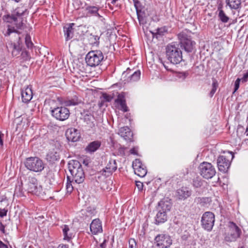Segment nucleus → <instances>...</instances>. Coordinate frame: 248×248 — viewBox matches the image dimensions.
Here are the masks:
<instances>
[{
	"instance_id": "19",
	"label": "nucleus",
	"mask_w": 248,
	"mask_h": 248,
	"mask_svg": "<svg viewBox=\"0 0 248 248\" xmlns=\"http://www.w3.org/2000/svg\"><path fill=\"white\" fill-rule=\"evenodd\" d=\"M22 101L24 103L29 102L32 97V91L31 87L28 86L21 92Z\"/></svg>"
},
{
	"instance_id": "4",
	"label": "nucleus",
	"mask_w": 248,
	"mask_h": 248,
	"mask_svg": "<svg viewBox=\"0 0 248 248\" xmlns=\"http://www.w3.org/2000/svg\"><path fill=\"white\" fill-rule=\"evenodd\" d=\"M103 60V54L100 50L90 51L86 55L85 58L87 65L91 67L99 65Z\"/></svg>"
},
{
	"instance_id": "15",
	"label": "nucleus",
	"mask_w": 248,
	"mask_h": 248,
	"mask_svg": "<svg viewBox=\"0 0 248 248\" xmlns=\"http://www.w3.org/2000/svg\"><path fill=\"white\" fill-rule=\"evenodd\" d=\"M192 191L187 187H182L177 189L176 196L179 200H185L190 196Z\"/></svg>"
},
{
	"instance_id": "43",
	"label": "nucleus",
	"mask_w": 248,
	"mask_h": 248,
	"mask_svg": "<svg viewBox=\"0 0 248 248\" xmlns=\"http://www.w3.org/2000/svg\"><path fill=\"white\" fill-rule=\"evenodd\" d=\"M137 243L134 239L130 238L129 240V248H137Z\"/></svg>"
},
{
	"instance_id": "34",
	"label": "nucleus",
	"mask_w": 248,
	"mask_h": 248,
	"mask_svg": "<svg viewBox=\"0 0 248 248\" xmlns=\"http://www.w3.org/2000/svg\"><path fill=\"white\" fill-rule=\"evenodd\" d=\"M79 101L77 96H75L73 98L64 101V103L66 106L77 105Z\"/></svg>"
},
{
	"instance_id": "18",
	"label": "nucleus",
	"mask_w": 248,
	"mask_h": 248,
	"mask_svg": "<svg viewBox=\"0 0 248 248\" xmlns=\"http://www.w3.org/2000/svg\"><path fill=\"white\" fill-rule=\"evenodd\" d=\"M74 23L67 24L63 27V32L66 41L72 39L74 35Z\"/></svg>"
},
{
	"instance_id": "7",
	"label": "nucleus",
	"mask_w": 248,
	"mask_h": 248,
	"mask_svg": "<svg viewBox=\"0 0 248 248\" xmlns=\"http://www.w3.org/2000/svg\"><path fill=\"white\" fill-rule=\"evenodd\" d=\"M200 174L204 178H212L216 174V171L214 166L210 163L203 162L199 167Z\"/></svg>"
},
{
	"instance_id": "22",
	"label": "nucleus",
	"mask_w": 248,
	"mask_h": 248,
	"mask_svg": "<svg viewBox=\"0 0 248 248\" xmlns=\"http://www.w3.org/2000/svg\"><path fill=\"white\" fill-rule=\"evenodd\" d=\"M226 6L232 10H238L241 7V0H225Z\"/></svg>"
},
{
	"instance_id": "3",
	"label": "nucleus",
	"mask_w": 248,
	"mask_h": 248,
	"mask_svg": "<svg viewBox=\"0 0 248 248\" xmlns=\"http://www.w3.org/2000/svg\"><path fill=\"white\" fill-rule=\"evenodd\" d=\"M25 167L29 170L35 172H41L45 168V163L38 157H30L24 161Z\"/></svg>"
},
{
	"instance_id": "56",
	"label": "nucleus",
	"mask_w": 248,
	"mask_h": 248,
	"mask_svg": "<svg viewBox=\"0 0 248 248\" xmlns=\"http://www.w3.org/2000/svg\"><path fill=\"white\" fill-rule=\"evenodd\" d=\"M37 0H30L29 6L31 7Z\"/></svg>"
},
{
	"instance_id": "32",
	"label": "nucleus",
	"mask_w": 248,
	"mask_h": 248,
	"mask_svg": "<svg viewBox=\"0 0 248 248\" xmlns=\"http://www.w3.org/2000/svg\"><path fill=\"white\" fill-rule=\"evenodd\" d=\"M60 158L59 153L57 152H51L47 155V159L50 161L54 162L58 160Z\"/></svg>"
},
{
	"instance_id": "24",
	"label": "nucleus",
	"mask_w": 248,
	"mask_h": 248,
	"mask_svg": "<svg viewBox=\"0 0 248 248\" xmlns=\"http://www.w3.org/2000/svg\"><path fill=\"white\" fill-rule=\"evenodd\" d=\"M167 220V214L164 212H161L160 210H158V212L156 215L155 221L156 224H159L160 223H163Z\"/></svg>"
},
{
	"instance_id": "25",
	"label": "nucleus",
	"mask_w": 248,
	"mask_h": 248,
	"mask_svg": "<svg viewBox=\"0 0 248 248\" xmlns=\"http://www.w3.org/2000/svg\"><path fill=\"white\" fill-rule=\"evenodd\" d=\"M117 165L115 160H110L107 164L104 171L109 173H112L115 171L117 169Z\"/></svg>"
},
{
	"instance_id": "2",
	"label": "nucleus",
	"mask_w": 248,
	"mask_h": 248,
	"mask_svg": "<svg viewBox=\"0 0 248 248\" xmlns=\"http://www.w3.org/2000/svg\"><path fill=\"white\" fill-rule=\"evenodd\" d=\"M166 56L171 63L177 64L182 61V52L178 44H169L166 47Z\"/></svg>"
},
{
	"instance_id": "16",
	"label": "nucleus",
	"mask_w": 248,
	"mask_h": 248,
	"mask_svg": "<svg viewBox=\"0 0 248 248\" xmlns=\"http://www.w3.org/2000/svg\"><path fill=\"white\" fill-rule=\"evenodd\" d=\"M90 230L93 234H96L103 231L101 222L99 219H93L90 225Z\"/></svg>"
},
{
	"instance_id": "26",
	"label": "nucleus",
	"mask_w": 248,
	"mask_h": 248,
	"mask_svg": "<svg viewBox=\"0 0 248 248\" xmlns=\"http://www.w3.org/2000/svg\"><path fill=\"white\" fill-rule=\"evenodd\" d=\"M217 11H218V16L221 21L224 23L228 22L229 20V17L222 10L221 5L218 7Z\"/></svg>"
},
{
	"instance_id": "59",
	"label": "nucleus",
	"mask_w": 248,
	"mask_h": 248,
	"mask_svg": "<svg viewBox=\"0 0 248 248\" xmlns=\"http://www.w3.org/2000/svg\"><path fill=\"white\" fill-rule=\"evenodd\" d=\"M94 16H97L98 17H101V16L98 14V13L97 12V14H96Z\"/></svg>"
},
{
	"instance_id": "36",
	"label": "nucleus",
	"mask_w": 248,
	"mask_h": 248,
	"mask_svg": "<svg viewBox=\"0 0 248 248\" xmlns=\"http://www.w3.org/2000/svg\"><path fill=\"white\" fill-rule=\"evenodd\" d=\"M85 9L88 13L95 15L97 14L99 7L94 6H88Z\"/></svg>"
},
{
	"instance_id": "61",
	"label": "nucleus",
	"mask_w": 248,
	"mask_h": 248,
	"mask_svg": "<svg viewBox=\"0 0 248 248\" xmlns=\"http://www.w3.org/2000/svg\"><path fill=\"white\" fill-rule=\"evenodd\" d=\"M199 186H200V185L198 183V185L196 186L198 187Z\"/></svg>"
},
{
	"instance_id": "46",
	"label": "nucleus",
	"mask_w": 248,
	"mask_h": 248,
	"mask_svg": "<svg viewBox=\"0 0 248 248\" xmlns=\"http://www.w3.org/2000/svg\"><path fill=\"white\" fill-rule=\"evenodd\" d=\"M242 82H246L248 80V70L246 73H245L243 78H241Z\"/></svg>"
},
{
	"instance_id": "31",
	"label": "nucleus",
	"mask_w": 248,
	"mask_h": 248,
	"mask_svg": "<svg viewBox=\"0 0 248 248\" xmlns=\"http://www.w3.org/2000/svg\"><path fill=\"white\" fill-rule=\"evenodd\" d=\"M13 33L17 34V39L18 40L20 39V37L19 36V34L20 33V32L15 29L14 27H12L10 26H8L7 30L4 33V35L5 36H9Z\"/></svg>"
},
{
	"instance_id": "57",
	"label": "nucleus",
	"mask_w": 248,
	"mask_h": 248,
	"mask_svg": "<svg viewBox=\"0 0 248 248\" xmlns=\"http://www.w3.org/2000/svg\"><path fill=\"white\" fill-rule=\"evenodd\" d=\"M87 212L89 213L91 212V214H94L95 213V210L93 209V211H92L91 210H90V208H88Z\"/></svg>"
},
{
	"instance_id": "33",
	"label": "nucleus",
	"mask_w": 248,
	"mask_h": 248,
	"mask_svg": "<svg viewBox=\"0 0 248 248\" xmlns=\"http://www.w3.org/2000/svg\"><path fill=\"white\" fill-rule=\"evenodd\" d=\"M116 102L119 104L121 107V109L124 112L128 111V108L126 106L125 100L123 99L120 95H118V98L116 100Z\"/></svg>"
},
{
	"instance_id": "44",
	"label": "nucleus",
	"mask_w": 248,
	"mask_h": 248,
	"mask_svg": "<svg viewBox=\"0 0 248 248\" xmlns=\"http://www.w3.org/2000/svg\"><path fill=\"white\" fill-rule=\"evenodd\" d=\"M102 97L104 100H105L106 102H110L111 101L112 99V97L111 95H108L107 93L103 94Z\"/></svg>"
},
{
	"instance_id": "35",
	"label": "nucleus",
	"mask_w": 248,
	"mask_h": 248,
	"mask_svg": "<svg viewBox=\"0 0 248 248\" xmlns=\"http://www.w3.org/2000/svg\"><path fill=\"white\" fill-rule=\"evenodd\" d=\"M21 62H24L29 60L31 58L29 52L26 50L23 49L18 57Z\"/></svg>"
},
{
	"instance_id": "23",
	"label": "nucleus",
	"mask_w": 248,
	"mask_h": 248,
	"mask_svg": "<svg viewBox=\"0 0 248 248\" xmlns=\"http://www.w3.org/2000/svg\"><path fill=\"white\" fill-rule=\"evenodd\" d=\"M101 146V142L98 140L94 141L90 143L86 147V152L92 153L95 152Z\"/></svg>"
},
{
	"instance_id": "29",
	"label": "nucleus",
	"mask_w": 248,
	"mask_h": 248,
	"mask_svg": "<svg viewBox=\"0 0 248 248\" xmlns=\"http://www.w3.org/2000/svg\"><path fill=\"white\" fill-rule=\"evenodd\" d=\"M84 122L89 127H92L94 126V118L91 114H86L84 117Z\"/></svg>"
},
{
	"instance_id": "50",
	"label": "nucleus",
	"mask_w": 248,
	"mask_h": 248,
	"mask_svg": "<svg viewBox=\"0 0 248 248\" xmlns=\"http://www.w3.org/2000/svg\"><path fill=\"white\" fill-rule=\"evenodd\" d=\"M106 240H104V241L100 244L99 248H106Z\"/></svg>"
},
{
	"instance_id": "54",
	"label": "nucleus",
	"mask_w": 248,
	"mask_h": 248,
	"mask_svg": "<svg viewBox=\"0 0 248 248\" xmlns=\"http://www.w3.org/2000/svg\"><path fill=\"white\" fill-rule=\"evenodd\" d=\"M94 40L95 41L94 43L95 44H96L97 45H98L99 44L98 40L99 39V37H98V36H94Z\"/></svg>"
},
{
	"instance_id": "40",
	"label": "nucleus",
	"mask_w": 248,
	"mask_h": 248,
	"mask_svg": "<svg viewBox=\"0 0 248 248\" xmlns=\"http://www.w3.org/2000/svg\"><path fill=\"white\" fill-rule=\"evenodd\" d=\"M25 43L27 47L28 48H32L33 46V44L31 40V37L29 34H26V35Z\"/></svg>"
},
{
	"instance_id": "11",
	"label": "nucleus",
	"mask_w": 248,
	"mask_h": 248,
	"mask_svg": "<svg viewBox=\"0 0 248 248\" xmlns=\"http://www.w3.org/2000/svg\"><path fill=\"white\" fill-rule=\"evenodd\" d=\"M154 240L156 246L160 248H169L172 244L170 237L165 234H158Z\"/></svg>"
},
{
	"instance_id": "41",
	"label": "nucleus",
	"mask_w": 248,
	"mask_h": 248,
	"mask_svg": "<svg viewBox=\"0 0 248 248\" xmlns=\"http://www.w3.org/2000/svg\"><path fill=\"white\" fill-rule=\"evenodd\" d=\"M217 87L218 83L216 79H214L212 83V89L210 93V96L211 97H212L213 95L215 94Z\"/></svg>"
},
{
	"instance_id": "37",
	"label": "nucleus",
	"mask_w": 248,
	"mask_h": 248,
	"mask_svg": "<svg viewBox=\"0 0 248 248\" xmlns=\"http://www.w3.org/2000/svg\"><path fill=\"white\" fill-rule=\"evenodd\" d=\"M13 19L16 22V25L18 29H22L23 26V23L22 19L21 17H16L15 16H13Z\"/></svg>"
},
{
	"instance_id": "53",
	"label": "nucleus",
	"mask_w": 248,
	"mask_h": 248,
	"mask_svg": "<svg viewBox=\"0 0 248 248\" xmlns=\"http://www.w3.org/2000/svg\"><path fill=\"white\" fill-rule=\"evenodd\" d=\"M57 248H68V246L64 244H60L58 246Z\"/></svg>"
},
{
	"instance_id": "30",
	"label": "nucleus",
	"mask_w": 248,
	"mask_h": 248,
	"mask_svg": "<svg viewBox=\"0 0 248 248\" xmlns=\"http://www.w3.org/2000/svg\"><path fill=\"white\" fill-rule=\"evenodd\" d=\"M140 70H137L128 77L127 81H137L140 79Z\"/></svg>"
},
{
	"instance_id": "49",
	"label": "nucleus",
	"mask_w": 248,
	"mask_h": 248,
	"mask_svg": "<svg viewBox=\"0 0 248 248\" xmlns=\"http://www.w3.org/2000/svg\"><path fill=\"white\" fill-rule=\"evenodd\" d=\"M130 153L133 155H138V151L136 148H133L130 150Z\"/></svg>"
},
{
	"instance_id": "58",
	"label": "nucleus",
	"mask_w": 248,
	"mask_h": 248,
	"mask_svg": "<svg viewBox=\"0 0 248 248\" xmlns=\"http://www.w3.org/2000/svg\"><path fill=\"white\" fill-rule=\"evenodd\" d=\"M127 73V71H126V72H123V76H126Z\"/></svg>"
},
{
	"instance_id": "28",
	"label": "nucleus",
	"mask_w": 248,
	"mask_h": 248,
	"mask_svg": "<svg viewBox=\"0 0 248 248\" xmlns=\"http://www.w3.org/2000/svg\"><path fill=\"white\" fill-rule=\"evenodd\" d=\"M62 232L64 236V239L70 240L72 237V233L70 232V229L68 225H64L62 226Z\"/></svg>"
},
{
	"instance_id": "13",
	"label": "nucleus",
	"mask_w": 248,
	"mask_h": 248,
	"mask_svg": "<svg viewBox=\"0 0 248 248\" xmlns=\"http://www.w3.org/2000/svg\"><path fill=\"white\" fill-rule=\"evenodd\" d=\"M135 173L140 177H144L147 174L146 168L139 159H136L132 164Z\"/></svg>"
},
{
	"instance_id": "47",
	"label": "nucleus",
	"mask_w": 248,
	"mask_h": 248,
	"mask_svg": "<svg viewBox=\"0 0 248 248\" xmlns=\"http://www.w3.org/2000/svg\"><path fill=\"white\" fill-rule=\"evenodd\" d=\"M136 186H137L139 190H141L143 188V184L140 182H136Z\"/></svg>"
},
{
	"instance_id": "10",
	"label": "nucleus",
	"mask_w": 248,
	"mask_h": 248,
	"mask_svg": "<svg viewBox=\"0 0 248 248\" xmlns=\"http://www.w3.org/2000/svg\"><path fill=\"white\" fill-rule=\"evenodd\" d=\"M51 114L56 119L63 121L69 118L70 111L66 107H58L51 110Z\"/></svg>"
},
{
	"instance_id": "12",
	"label": "nucleus",
	"mask_w": 248,
	"mask_h": 248,
	"mask_svg": "<svg viewBox=\"0 0 248 248\" xmlns=\"http://www.w3.org/2000/svg\"><path fill=\"white\" fill-rule=\"evenodd\" d=\"M28 190L33 194L39 195L42 190V186L34 177H29L28 183Z\"/></svg>"
},
{
	"instance_id": "27",
	"label": "nucleus",
	"mask_w": 248,
	"mask_h": 248,
	"mask_svg": "<svg viewBox=\"0 0 248 248\" xmlns=\"http://www.w3.org/2000/svg\"><path fill=\"white\" fill-rule=\"evenodd\" d=\"M134 3L135 7L136 9L137 14L138 18L140 23H143V13L141 10H139L138 8V5L140 4V2L138 0H133Z\"/></svg>"
},
{
	"instance_id": "9",
	"label": "nucleus",
	"mask_w": 248,
	"mask_h": 248,
	"mask_svg": "<svg viewBox=\"0 0 248 248\" xmlns=\"http://www.w3.org/2000/svg\"><path fill=\"white\" fill-rule=\"evenodd\" d=\"M215 221L214 214L211 212H206L202 217V226L204 230L210 232L214 225Z\"/></svg>"
},
{
	"instance_id": "48",
	"label": "nucleus",
	"mask_w": 248,
	"mask_h": 248,
	"mask_svg": "<svg viewBox=\"0 0 248 248\" xmlns=\"http://www.w3.org/2000/svg\"><path fill=\"white\" fill-rule=\"evenodd\" d=\"M7 214V210L5 209H0V217H3L4 216H6Z\"/></svg>"
},
{
	"instance_id": "5",
	"label": "nucleus",
	"mask_w": 248,
	"mask_h": 248,
	"mask_svg": "<svg viewBox=\"0 0 248 248\" xmlns=\"http://www.w3.org/2000/svg\"><path fill=\"white\" fill-rule=\"evenodd\" d=\"M241 230L233 222H230L228 230L225 234V240L227 242H234L240 236Z\"/></svg>"
},
{
	"instance_id": "8",
	"label": "nucleus",
	"mask_w": 248,
	"mask_h": 248,
	"mask_svg": "<svg viewBox=\"0 0 248 248\" xmlns=\"http://www.w3.org/2000/svg\"><path fill=\"white\" fill-rule=\"evenodd\" d=\"M178 38L180 40V45L182 48H183L187 52L192 51L195 47V42L192 41L189 36L183 32L178 34Z\"/></svg>"
},
{
	"instance_id": "51",
	"label": "nucleus",
	"mask_w": 248,
	"mask_h": 248,
	"mask_svg": "<svg viewBox=\"0 0 248 248\" xmlns=\"http://www.w3.org/2000/svg\"><path fill=\"white\" fill-rule=\"evenodd\" d=\"M0 231H1L3 233L5 232V227L2 224V223L0 222Z\"/></svg>"
},
{
	"instance_id": "39",
	"label": "nucleus",
	"mask_w": 248,
	"mask_h": 248,
	"mask_svg": "<svg viewBox=\"0 0 248 248\" xmlns=\"http://www.w3.org/2000/svg\"><path fill=\"white\" fill-rule=\"evenodd\" d=\"M27 12V9L22 8H18L15 11V16L16 17H20L21 16L25 15Z\"/></svg>"
},
{
	"instance_id": "1",
	"label": "nucleus",
	"mask_w": 248,
	"mask_h": 248,
	"mask_svg": "<svg viewBox=\"0 0 248 248\" xmlns=\"http://www.w3.org/2000/svg\"><path fill=\"white\" fill-rule=\"evenodd\" d=\"M68 169L72 176L73 184H80L84 181V172L79 161L74 160L70 161L68 163Z\"/></svg>"
},
{
	"instance_id": "52",
	"label": "nucleus",
	"mask_w": 248,
	"mask_h": 248,
	"mask_svg": "<svg viewBox=\"0 0 248 248\" xmlns=\"http://www.w3.org/2000/svg\"><path fill=\"white\" fill-rule=\"evenodd\" d=\"M0 248H8V247L7 245H5L0 240Z\"/></svg>"
},
{
	"instance_id": "6",
	"label": "nucleus",
	"mask_w": 248,
	"mask_h": 248,
	"mask_svg": "<svg viewBox=\"0 0 248 248\" xmlns=\"http://www.w3.org/2000/svg\"><path fill=\"white\" fill-rule=\"evenodd\" d=\"M233 155L231 152H228V155H221L218 157L217 164L218 170L223 173L227 172L230 165L231 160L232 159Z\"/></svg>"
},
{
	"instance_id": "60",
	"label": "nucleus",
	"mask_w": 248,
	"mask_h": 248,
	"mask_svg": "<svg viewBox=\"0 0 248 248\" xmlns=\"http://www.w3.org/2000/svg\"><path fill=\"white\" fill-rule=\"evenodd\" d=\"M116 1V0H112L111 1V3L114 4V3H115Z\"/></svg>"
},
{
	"instance_id": "42",
	"label": "nucleus",
	"mask_w": 248,
	"mask_h": 248,
	"mask_svg": "<svg viewBox=\"0 0 248 248\" xmlns=\"http://www.w3.org/2000/svg\"><path fill=\"white\" fill-rule=\"evenodd\" d=\"M68 182L66 185V189L67 192H71L73 189V186L71 184L72 182V180H71L70 176H67V177Z\"/></svg>"
},
{
	"instance_id": "38",
	"label": "nucleus",
	"mask_w": 248,
	"mask_h": 248,
	"mask_svg": "<svg viewBox=\"0 0 248 248\" xmlns=\"http://www.w3.org/2000/svg\"><path fill=\"white\" fill-rule=\"evenodd\" d=\"M167 31L165 29V28H158L156 30L155 32H152L153 37H156V38H158V35L162 36L164 34V33L166 32Z\"/></svg>"
},
{
	"instance_id": "17",
	"label": "nucleus",
	"mask_w": 248,
	"mask_h": 248,
	"mask_svg": "<svg viewBox=\"0 0 248 248\" xmlns=\"http://www.w3.org/2000/svg\"><path fill=\"white\" fill-rule=\"evenodd\" d=\"M7 48L9 51H11L12 55L13 57H16L18 58L23 50L21 48L19 45L12 42H10L8 44V45L7 46Z\"/></svg>"
},
{
	"instance_id": "55",
	"label": "nucleus",
	"mask_w": 248,
	"mask_h": 248,
	"mask_svg": "<svg viewBox=\"0 0 248 248\" xmlns=\"http://www.w3.org/2000/svg\"><path fill=\"white\" fill-rule=\"evenodd\" d=\"M182 75V77H183L184 78H186V77L188 76V72H183V73H182L181 74Z\"/></svg>"
},
{
	"instance_id": "21",
	"label": "nucleus",
	"mask_w": 248,
	"mask_h": 248,
	"mask_svg": "<svg viewBox=\"0 0 248 248\" xmlns=\"http://www.w3.org/2000/svg\"><path fill=\"white\" fill-rule=\"evenodd\" d=\"M119 135L123 137L125 140H131L132 133L130 129L127 126H124L119 130Z\"/></svg>"
},
{
	"instance_id": "14",
	"label": "nucleus",
	"mask_w": 248,
	"mask_h": 248,
	"mask_svg": "<svg viewBox=\"0 0 248 248\" xmlns=\"http://www.w3.org/2000/svg\"><path fill=\"white\" fill-rule=\"evenodd\" d=\"M65 136L69 141L76 142L79 140L80 134L77 129L70 128L66 131Z\"/></svg>"
},
{
	"instance_id": "20",
	"label": "nucleus",
	"mask_w": 248,
	"mask_h": 248,
	"mask_svg": "<svg viewBox=\"0 0 248 248\" xmlns=\"http://www.w3.org/2000/svg\"><path fill=\"white\" fill-rule=\"evenodd\" d=\"M171 207V203L170 201L168 200H163L159 202L157 210L161 212H164L167 214V212L170 211Z\"/></svg>"
},
{
	"instance_id": "45",
	"label": "nucleus",
	"mask_w": 248,
	"mask_h": 248,
	"mask_svg": "<svg viewBox=\"0 0 248 248\" xmlns=\"http://www.w3.org/2000/svg\"><path fill=\"white\" fill-rule=\"evenodd\" d=\"M241 81V79L238 78L234 83V91H236L238 90L239 87L240 82Z\"/></svg>"
}]
</instances>
